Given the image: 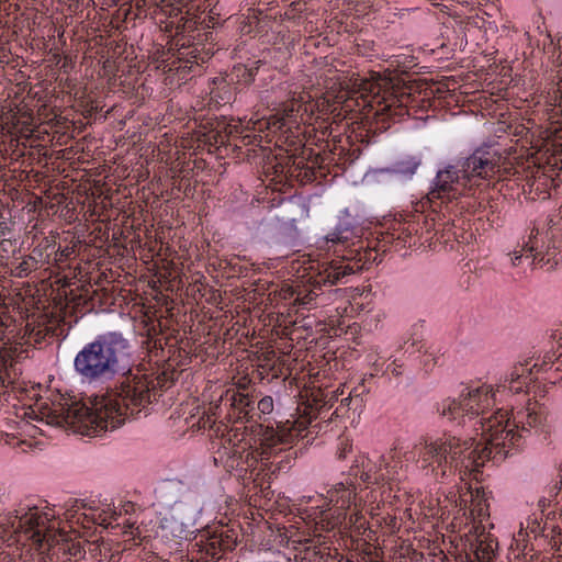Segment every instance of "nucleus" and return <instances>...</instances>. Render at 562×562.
Wrapping results in <instances>:
<instances>
[{"label": "nucleus", "mask_w": 562, "mask_h": 562, "mask_svg": "<svg viewBox=\"0 0 562 562\" xmlns=\"http://www.w3.org/2000/svg\"><path fill=\"white\" fill-rule=\"evenodd\" d=\"M362 269L360 260H355L353 250H348L341 255L339 260L324 262L322 269L312 277L311 286H296L290 289L284 294L285 299H293L294 304L300 306H312L316 304V299L321 294L322 285H334L341 278L358 272Z\"/></svg>", "instance_id": "nucleus-5"}, {"label": "nucleus", "mask_w": 562, "mask_h": 562, "mask_svg": "<svg viewBox=\"0 0 562 562\" xmlns=\"http://www.w3.org/2000/svg\"><path fill=\"white\" fill-rule=\"evenodd\" d=\"M350 471V475L359 476L366 484H379L390 479L387 462L383 456H378L376 460L361 457L356 460Z\"/></svg>", "instance_id": "nucleus-11"}, {"label": "nucleus", "mask_w": 562, "mask_h": 562, "mask_svg": "<svg viewBox=\"0 0 562 562\" xmlns=\"http://www.w3.org/2000/svg\"><path fill=\"white\" fill-rule=\"evenodd\" d=\"M396 101L395 98H391L390 100H384L383 104H379V109L374 114L376 130H387L391 122H395V117L407 113L406 105L403 102L396 104Z\"/></svg>", "instance_id": "nucleus-17"}, {"label": "nucleus", "mask_w": 562, "mask_h": 562, "mask_svg": "<svg viewBox=\"0 0 562 562\" xmlns=\"http://www.w3.org/2000/svg\"><path fill=\"white\" fill-rule=\"evenodd\" d=\"M393 372H396V374H400L398 369H393Z\"/></svg>", "instance_id": "nucleus-38"}, {"label": "nucleus", "mask_w": 562, "mask_h": 562, "mask_svg": "<svg viewBox=\"0 0 562 562\" xmlns=\"http://www.w3.org/2000/svg\"><path fill=\"white\" fill-rule=\"evenodd\" d=\"M415 244H416V241H414V243H411V241H409V243H408V246L411 247L412 245H415Z\"/></svg>", "instance_id": "nucleus-41"}, {"label": "nucleus", "mask_w": 562, "mask_h": 562, "mask_svg": "<svg viewBox=\"0 0 562 562\" xmlns=\"http://www.w3.org/2000/svg\"><path fill=\"white\" fill-rule=\"evenodd\" d=\"M393 372H396V374H400L398 369H393Z\"/></svg>", "instance_id": "nucleus-39"}, {"label": "nucleus", "mask_w": 562, "mask_h": 562, "mask_svg": "<svg viewBox=\"0 0 562 562\" xmlns=\"http://www.w3.org/2000/svg\"><path fill=\"white\" fill-rule=\"evenodd\" d=\"M310 111L307 102L302 95L293 98L283 105L282 116L272 123L273 126L282 128L288 124H299L303 121L304 114Z\"/></svg>", "instance_id": "nucleus-16"}, {"label": "nucleus", "mask_w": 562, "mask_h": 562, "mask_svg": "<svg viewBox=\"0 0 562 562\" xmlns=\"http://www.w3.org/2000/svg\"><path fill=\"white\" fill-rule=\"evenodd\" d=\"M75 248L76 245L66 246L63 249H58V251L56 252V260L60 262L69 260L71 256L75 254Z\"/></svg>", "instance_id": "nucleus-27"}, {"label": "nucleus", "mask_w": 562, "mask_h": 562, "mask_svg": "<svg viewBox=\"0 0 562 562\" xmlns=\"http://www.w3.org/2000/svg\"><path fill=\"white\" fill-rule=\"evenodd\" d=\"M361 518H362V516L360 514L356 513V514L350 516V521L352 524H358Z\"/></svg>", "instance_id": "nucleus-33"}, {"label": "nucleus", "mask_w": 562, "mask_h": 562, "mask_svg": "<svg viewBox=\"0 0 562 562\" xmlns=\"http://www.w3.org/2000/svg\"><path fill=\"white\" fill-rule=\"evenodd\" d=\"M393 372H396V374H400L398 369H393Z\"/></svg>", "instance_id": "nucleus-37"}, {"label": "nucleus", "mask_w": 562, "mask_h": 562, "mask_svg": "<svg viewBox=\"0 0 562 562\" xmlns=\"http://www.w3.org/2000/svg\"><path fill=\"white\" fill-rule=\"evenodd\" d=\"M501 155L492 148H479L459 162L460 171L470 182V188L480 180L494 178L501 168Z\"/></svg>", "instance_id": "nucleus-6"}, {"label": "nucleus", "mask_w": 562, "mask_h": 562, "mask_svg": "<svg viewBox=\"0 0 562 562\" xmlns=\"http://www.w3.org/2000/svg\"><path fill=\"white\" fill-rule=\"evenodd\" d=\"M430 224L429 222L423 217V223L418 221L407 222L404 224H400L397 239H402L404 244L407 243V238L412 239L413 235H417L423 232L425 228L427 232L429 231Z\"/></svg>", "instance_id": "nucleus-20"}, {"label": "nucleus", "mask_w": 562, "mask_h": 562, "mask_svg": "<svg viewBox=\"0 0 562 562\" xmlns=\"http://www.w3.org/2000/svg\"><path fill=\"white\" fill-rule=\"evenodd\" d=\"M347 240H348V236H345L342 234V232H333V233L328 234L326 237V241L331 243L333 245H336V244L344 245L345 243H347Z\"/></svg>", "instance_id": "nucleus-28"}, {"label": "nucleus", "mask_w": 562, "mask_h": 562, "mask_svg": "<svg viewBox=\"0 0 562 562\" xmlns=\"http://www.w3.org/2000/svg\"><path fill=\"white\" fill-rule=\"evenodd\" d=\"M58 322L55 318H49L47 315H42L36 322L27 323L25 326V334L27 335L29 342L41 344L47 338L58 336L59 330Z\"/></svg>", "instance_id": "nucleus-15"}, {"label": "nucleus", "mask_w": 562, "mask_h": 562, "mask_svg": "<svg viewBox=\"0 0 562 562\" xmlns=\"http://www.w3.org/2000/svg\"><path fill=\"white\" fill-rule=\"evenodd\" d=\"M177 58L179 60L199 64L200 61L204 63L207 58H210V54L204 53L202 49L199 48V45L195 44L187 52L181 50V53L177 55Z\"/></svg>", "instance_id": "nucleus-23"}, {"label": "nucleus", "mask_w": 562, "mask_h": 562, "mask_svg": "<svg viewBox=\"0 0 562 562\" xmlns=\"http://www.w3.org/2000/svg\"><path fill=\"white\" fill-rule=\"evenodd\" d=\"M165 0H148V2L155 4V5H160Z\"/></svg>", "instance_id": "nucleus-35"}, {"label": "nucleus", "mask_w": 562, "mask_h": 562, "mask_svg": "<svg viewBox=\"0 0 562 562\" xmlns=\"http://www.w3.org/2000/svg\"><path fill=\"white\" fill-rule=\"evenodd\" d=\"M273 407H274L273 398L271 396H263L261 400H259V402L257 404L258 416H256V419L260 418V414L272 413Z\"/></svg>", "instance_id": "nucleus-25"}, {"label": "nucleus", "mask_w": 562, "mask_h": 562, "mask_svg": "<svg viewBox=\"0 0 562 562\" xmlns=\"http://www.w3.org/2000/svg\"><path fill=\"white\" fill-rule=\"evenodd\" d=\"M306 150L302 151L301 157H292L289 159L291 164H288L286 167V177L293 178L300 183H308L316 180V170L313 166H310L308 162L305 161Z\"/></svg>", "instance_id": "nucleus-18"}, {"label": "nucleus", "mask_w": 562, "mask_h": 562, "mask_svg": "<svg viewBox=\"0 0 562 562\" xmlns=\"http://www.w3.org/2000/svg\"><path fill=\"white\" fill-rule=\"evenodd\" d=\"M503 419L490 418L481 423V440L475 443L473 438L460 440L457 437H445L425 442L418 449V460L423 469H431L436 476L445 477L447 471L458 470L460 474H469L479 481L480 468L486 461L501 462L506 459V439L509 432L502 428Z\"/></svg>", "instance_id": "nucleus-2"}, {"label": "nucleus", "mask_w": 562, "mask_h": 562, "mask_svg": "<svg viewBox=\"0 0 562 562\" xmlns=\"http://www.w3.org/2000/svg\"><path fill=\"white\" fill-rule=\"evenodd\" d=\"M418 166L419 161H417L415 158L404 159L397 162L396 172L404 176H412L415 173Z\"/></svg>", "instance_id": "nucleus-24"}, {"label": "nucleus", "mask_w": 562, "mask_h": 562, "mask_svg": "<svg viewBox=\"0 0 562 562\" xmlns=\"http://www.w3.org/2000/svg\"><path fill=\"white\" fill-rule=\"evenodd\" d=\"M326 160V156L322 154H312V149L306 151L305 154V161L310 164V166H313V168L316 170V168L322 169L324 167V162Z\"/></svg>", "instance_id": "nucleus-26"}, {"label": "nucleus", "mask_w": 562, "mask_h": 562, "mask_svg": "<svg viewBox=\"0 0 562 562\" xmlns=\"http://www.w3.org/2000/svg\"><path fill=\"white\" fill-rule=\"evenodd\" d=\"M16 518L18 520L12 522V527L16 532L25 533L38 544H42L46 540V533L42 529L49 520L46 513L38 514L36 508H32L29 513H25L21 517L16 516Z\"/></svg>", "instance_id": "nucleus-13"}, {"label": "nucleus", "mask_w": 562, "mask_h": 562, "mask_svg": "<svg viewBox=\"0 0 562 562\" xmlns=\"http://www.w3.org/2000/svg\"><path fill=\"white\" fill-rule=\"evenodd\" d=\"M137 8H143L148 3V0H135Z\"/></svg>", "instance_id": "nucleus-34"}, {"label": "nucleus", "mask_w": 562, "mask_h": 562, "mask_svg": "<svg viewBox=\"0 0 562 562\" xmlns=\"http://www.w3.org/2000/svg\"><path fill=\"white\" fill-rule=\"evenodd\" d=\"M495 404L494 393L492 387L488 385H482L475 389H469L467 394H461L459 400H445L440 405V414L447 417L449 420H456L460 417L480 416L481 418L475 423V430L481 431V423L490 418L503 419L502 428L506 432H509L508 439L512 443H515L517 435L513 434L512 430L507 429V412L498 409L495 414L485 417L486 411L493 407Z\"/></svg>", "instance_id": "nucleus-4"}, {"label": "nucleus", "mask_w": 562, "mask_h": 562, "mask_svg": "<svg viewBox=\"0 0 562 562\" xmlns=\"http://www.w3.org/2000/svg\"><path fill=\"white\" fill-rule=\"evenodd\" d=\"M360 389H363V385L360 386ZM359 387H355L347 397L342 398L340 404L341 405H346V406H349L351 404V402L353 401H358L361 403L362 400L359 398L360 397V393L358 392Z\"/></svg>", "instance_id": "nucleus-29"}, {"label": "nucleus", "mask_w": 562, "mask_h": 562, "mask_svg": "<svg viewBox=\"0 0 562 562\" xmlns=\"http://www.w3.org/2000/svg\"><path fill=\"white\" fill-rule=\"evenodd\" d=\"M225 401L229 404L227 416L234 423L256 422L258 414L255 412L252 396L235 390H228L225 394Z\"/></svg>", "instance_id": "nucleus-12"}, {"label": "nucleus", "mask_w": 562, "mask_h": 562, "mask_svg": "<svg viewBox=\"0 0 562 562\" xmlns=\"http://www.w3.org/2000/svg\"><path fill=\"white\" fill-rule=\"evenodd\" d=\"M539 506L543 509L547 506V499L546 498L540 499Z\"/></svg>", "instance_id": "nucleus-36"}, {"label": "nucleus", "mask_w": 562, "mask_h": 562, "mask_svg": "<svg viewBox=\"0 0 562 562\" xmlns=\"http://www.w3.org/2000/svg\"><path fill=\"white\" fill-rule=\"evenodd\" d=\"M526 364L515 366L509 375V384L508 387L514 393H520L525 387L535 381L532 378V370L538 367V364H533L532 368H527Z\"/></svg>", "instance_id": "nucleus-19"}, {"label": "nucleus", "mask_w": 562, "mask_h": 562, "mask_svg": "<svg viewBox=\"0 0 562 562\" xmlns=\"http://www.w3.org/2000/svg\"><path fill=\"white\" fill-rule=\"evenodd\" d=\"M114 387L106 394L90 401L91 406L71 397L60 396L58 401L40 404L47 423L68 426L82 435L92 436L108 429H115L126 417L140 413L151 403L157 386L168 381L167 373L155 380L142 373L133 357L126 372H120Z\"/></svg>", "instance_id": "nucleus-1"}, {"label": "nucleus", "mask_w": 562, "mask_h": 562, "mask_svg": "<svg viewBox=\"0 0 562 562\" xmlns=\"http://www.w3.org/2000/svg\"><path fill=\"white\" fill-rule=\"evenodd\" d=\"M475 491H476V495L479 496V494H480V488H477V487H476V488H475Z\"/></svg>", "instance_id": "nucleus-40"}, {"label": "nucleus", "mask_w": 562, "mask_h": 562, "mask_svg": "<svg viewBox=\"0 0 562 562\" xmlns=\"http://www.w3.org/2000/svg\"><path fill=\"white\" fill-rule=\"evenodd\" d=\"M193 45H195L192 42V37L186 34H180L179 32L176 33L175 38L171 42V45L169 47V52L172 54V56L177 57L181 53V50H189Z\"/></svg>", "instance_id": "nucleus-22"}, {"label": "nucleus", "mask_w": 562, "mask_h": 562, "mask_svg": "<svg viewBox=\"0 0 562 562\" xmlns=\"http://www.w3.org/2000/svg\"><path fill=\"white\" fill-rule=\"evenodd\" d=\"M508 419L507 429L512 430L513 434L517 435V439L515 443H512L509 439H506L505 450L507 454L509 453L508 448L518 445V441L521 438V435L516 432L515 429L519 430H528L529 428H535L540 426L546 420V412L544 408L538 404L537 402H528L526 407L517 411L513 414V423L510 424V419Z\"/></svg>", "instance_id": "nucleus-10"}, {"label": "nucleus", "mask_w": 562, "mask_h": 562, "mask_svg": "<svg viewBox=\"0 0 562 562\" xmlns=\"http://www.w3.org/2000/svg\"><path fill=\"white\" fill-rule=\"evenodd\" d=\"M308 422V418L294 422L285 420L284 423L279 422L276 428H267L265 434L267 446L273 447L279 443H290L306 427Z\"/></svg>", "instance_id": "nucleus-14"}, {"label": "nucleus", "mask_w": 562, "mask_h": 562, "mask_svg": "<svg viewBox=\"0 0 562 562\" xmlns=\"http://www.w3.org/2000/svg\"><path fill=\"white\" fill-rule=\"evenodd\" d=\"M467 188H470V182L464 178V173L460 171L459 165L448 166L446 169L438 171L435 187L428 194L429 201H452L462 195Z\"/></svg>", "instance_id": "nucleus-7"}, {"label": "nucleus", "mask_w": 562, "mask_h": 562, "mask_svg": "<svg viewBox=\"0 0 562 562\" xmlns=\"http://www.w3.org/2000/svg\"><path fill=\"white\" fill-rule=\"evenodd\" d=\"M340 445H341V449L338 453V458L344 459V458H346L347 452L350 451L351 446L349 445V442L347 440H342Z\"/></svg>", "instance_id": "nucleus-31"}, {"label": "nucleus", "mask_w": 562, "mask_h": 562, "mask_svg": "<svg viewBox=\"0 0 562 562\" xmlns=\"http://www.w3.org/2000/svg\"><path fill=\"white\" fill-rule=\"evenodd\" d=\"M217 446L214 462L221 463L227 470L235 469L239 465V460L248 449L249 445L239 438L237 429H231L227 434H223L217 441H213V448Z\"/></svg>", "instance_id": "nucleus-9"}, {"label": "nucleus", "mask_w": 562, "mask_h": 562, "mask_svg": "<svg viewBox=\"0 0 562 562\" xmlns=\"http://www.w3.org/2000/svg\"><path fill=\"white\" fill-rule=\"evenodd\" d=\"M16 269L19 270L16 276L20 278L26 277L32 270L29 260H23Z\"/></svg>", "instance_id": "nucleus-30"}, {"label": "nucleus", "mask_w": 562, "mask_h": 562, "mask_svg": "<svg viewBox=\"0 0 562 562\" xmlns=\"http://www.w3.org/2000/svg\"><path fill=\"white\" fill-rule=\"evenodd\" d=\"M539 231L533 228L529 236L528 241H526L520 250H515L510 258L513 266H518L522 258L528 260V263L538 266L541 269H546L547 271L552 270L558 265V259L555 258V254L553 256L549 252V246L547 247V252L542 254L543 240H539Z\"/></svg>", "instance_id": "nucleus-8"}, {"label": "nucleus", "mask_w": 562, "mask_h": 562, "mask_svg": "<svg viewBox=\"0 0 562 562\" xmlns=\"http://www.w3.org/2000/svg\"><path fill=\"white\" fill-rule=\"evenodd\" d=\"M132 356L128 341L121 334L110 333L85 345L75 357L74 368L83 382L102 385L126 372Z\"/></svg>", "instance_id": "nucleus-3"}, {"label": "nucleus", "mask_w": 562, "mask_h": 562, "mask_svg": "<svg viewBox=\"0 0 562 562\" xmlns=\"http://www.w3.org/2000/svg\"><path fill=\"white\" fill-rule=\"evenodd\" d=\"M326 395L318 391L316 394H313V404L311 405V407H306L304 408V412L306 414L310 415V417L312 415H319L322 414L323 409L327 406V404H329L330 402H333L334 400H337V396L336 395H331L330 398L327 401L325 400Z\"/></svg>", "instance_id": "nucleus-21"}, {"label": "nucleus", "mask_w": 562, "mask_h": 562, "mask_svg": "<svg viewBox=\"0 0 562 562\" xmlns=\"http://www.w3.org/2000/svg\"><path fill=\"white\" fill-rule=\"evenodd\" d=\"M221 547L224 549V550H227V549H233L235 542H231L229 540V537L226 536L225 538H223V536H221V542H220Z\"/></svg>", "instance_id": "nucleus-32"}]
</instances>
